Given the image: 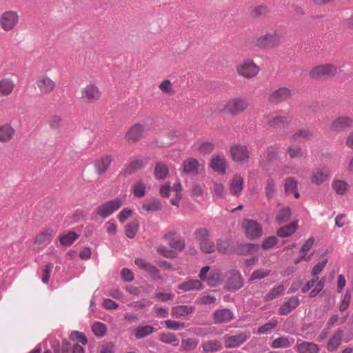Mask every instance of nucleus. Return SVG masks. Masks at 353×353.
Listing matches in <instances>:
<instances>
[{"label": "nucleus", "instance_id": "nucleus-1", "mask_svg": "<svg viewBox=\"0 0 353 353\" xmlns=\"http://www.w3.org/2000/svg\"><path fill=\"white\" fill-rule=\"evenodd\" d=\"M123 205L122 200L120 198H115L112 200L107 201L99 205L92 214L94 216V213L102 219H106L112 215L114 212L117 211ZM92 219H94L92 217Z\"/></svg>", "mask_w": 353, "mask_h": 353}, {"label": "nucleus", "instance_id": "nucleus-2", "mask_svg": "<svg viewBox=\"0 0 353 353\" xmlns=\"http://www.w3.org/2000/svg\"><path fill=\"white\" fill-rule=\"evenodd\" d=\"M281 43V36L274 31L258 37L255 46L261 49H269L279 46Z\"/></svg>", "mask_w": 353, "mask_h": 353}, {"label": "nucleus", "instance_id": "nucleus-3", "mask_svg": "<svg viewBox=\"0 0 353 353\" xmlns=\"http://www.w3.org/2000/svg\"><path fill=\"white\" fill-rule=\"evenodd\" d=\"M243 286V278L237 270H230L225 274L224 288L228 291L236 292Z\"/></svg>", "mask_w": 353, "mask_h": 353}, {"label": "nucleus", "instance_id": "nucleus-4", "mask_svg": "<svg viewBox=\"0 0 353 353\" xmlns=\"http://www.w3.org/2000/svg\"><path fill=\"white\" fill-rule=\"evenodd\" d=\"M337 73V68L332 64L319 65L314 67L310 76L312 79H320L323 77H334Z\"/></svg>", "mask_w": 353, "mask_h": 353}, {"label": "nucleus", "instance_id": "nucleus-5", "mask_svg": "<svg viewBox=\"0 0 353 353\" xmlns=\"http://www.w3.org/2000/svg\"><path fill=\"white\" fill-rule=\"evenodd\" d=\"M236 70L239 75L250 79L257 75L259 69L253 60L246 59L237 66Z\"/></svg>", "mask_w": 353, "mask_h": 353}, {"label": "nucleus", "instance_id": "nucleus-6", "mask_svg": "<svg viewBox=\"0 0 353 353\" xmlns=\"http://www.w3.org/2000/svg\"><path fill=\"white\" fill-rule=\"evenodd\" d=\"M245 236L250 240L260 238L263 234L261 225L252 219H245L243 223Z\"/></svg>", "mask_w": 353, "mask_h": 353}, {"label": "nucleus", "instance_id": "nucleus-7", "mask_svg": "<svg viewBox=\"0 0 353 353\" xmlns=\"http://www.w3.org/2000/svg\"><path fill=\"white\" fill-rule=\"evenodd\" d=\"M19 16L14 11H6L0 17V25L5 31L12 30L18 23Z\"/></svg>", "mask_w": 353, "mask_h": 353}, {"label": "nucleus", "instance_id": "nucleus-8", "mask_svg": "<svg viewBox=\"0 0 353 353\" xmlns=\"http://www.w3.org/2000/svg\"><path fill=\"white\" fill-rule=\"evenodd\" d=\"M248 107V102L246 99L234 98L227 103L225 110L228 113L236 115L243 112Z\"/></svg>", "mask_w": 353, "mask_h": 353}, {"label": "nucleus", "instance_id": "nucleus-9", "mask_svg": "<svg viewBox=\"0 0 353 353\" xmlns=\"http://www.w3.org/2000/svg\"><path fill=\"white\" fill-rule=\"evenodd\" d=\"M134 263L140 269L149 273L153 280L157 281L162 279L159 269L153 264L148 262L145 259L137 258L134 260Z\"/></svg>", "mask_w": 353, "mask_h": 353}, {"label": "nucleus", "instance_id": "nucleus-10", "mask_svg": "<svg viewBox=\"0 0 353 353\" xmlns=\"http://www.w3.org/2000/svg\"><path fill=\"white\" fill-rule=\"evenodd\" d=\"M232 159L237 163H243L248 161L250 152L246 145L236 144L230 148Z\"/></svg>", "mask_w": 353, "mask_h": 353}, {"label": "nucleus", "instance_id": "nucleus-11", "mask_svg": "<svg viewBox=\"0 0 353 353\" xmlns=\"http://www.w3.org/2000/svg\"><path fill=\"white\" fill-rule=\"evenodd\" d=\"M145 126L140 123H135L127 131L125 139L128 142H137L143 137Z\"/></svg>", "mask_w": 353, "mask_h": 353}, {"label": "nucleus", "instance_id": "nucleus-12", "mask_svg": "<svg viewBox=\"0 0 353 353\" xmlns=\"http://www.w3.org/2000/svg\"><path fill=\"white\" fill-rule=\"evenodd\" d=\"M210 168L219 174H224L226 172V159L222 153L214 154L212 157Z\"/></svg>", "mask_w": 353, "mask_h": 353}, {"label": "nucleus", "instance_id": "nucleus-13", "mask_svg": "<svg viewBox=\"0 0 353 353\" xmlns=\"http://www.w3.org/2000/svg\"><path fill=\"white\" fill-rule=\"evenodd\" d=\"M248 339V335L245 332H241L235 335L225 336L224 345L226 348H234L240 346Z\"/></svg>", "mask_w": 353, "mask_h": 353}, {"label": "nucleus", "instance_id": "nucleus-14", "mask_svg": "<svg viewBox=\"0 0 353 353\" xmlns=\"http://www.w3.org/2000/svg\"><path fill=\"white\" fill-rule=\"evenodd\" d=\"M200 164L197 159L194 158H188L183 161L182 163V172L192 175L197 176L199 173Z\"/></svg>", "mask_w": 353, "mask_h": 353}, {"label": "nucleus", "instance_id": "nucleus-15", "mask_svg": "<svg viewBox=\"0 0 353 353\" xmlns=\"http://www.w3.org/2000/svg\"><path fill=\"white\" fill-rule=\"evenodd\" d=\"M291 97V90L285 87L280 88L272 92L269 97V101L273 103H279L286 101Z\"/></svg>", "mask_w": 353, "mask_h": 353}, {"label": "nucleus", "instance_id": "nucleus-16", "mask_svg": "<svg viewBox=\"0 0 353 353\" xmlns=\"http://www.w3.org/2000/svg\"><path fill=\"white\" fill-rule=\"evenodd\" d=\"M353 125V119L349 117H339L331 124L330 129L332 131H341Z\"/></svg>", "mask_w": 353, "mask_h": 353}, {"label": "nucleus", "instance_id": "nucleus-17", "mask_svg": "<svg viewBox=\"0 0 353 353\" xmlns=\"http://www.w3.org/2000/svg\"><path fill=\"white\" fill-rule=\"evenodd\" d=\"M328 179V170L325 168H316L311 173V182L316 185H320Z\"/></svg>", "mask_w": 353, "mask_h": 353}, {"label": "nucleus", "instance_id": "nucleus-18", "mask_svg": "<svg viewBox=\"0 0 353 353\" xmlns=\"http://www.w3.org/2000/svg\"><path fill=\"white\" fill-rule=\"evenodd\" d=\"M299 303V298L296 296H293L280 306L278 312L281 315H287L290 314L292 310L297 307Z\"/></svg>", "mask_w": 353, "mask_h": 353}, {"label": "nucleus", "instance_id": "nucleus-19", "mask_svg": "<svg viewBox=\"0 0 353 353\" xmlns=\"http://www.w3.org/2000/svg\"><path fill=\"white\" fill-rule=\"evenodd\" d=\"M260 245L256 243H242L236 246L235 252L238 255L246 256L257 252Z\"/></svg>", "mask_w": 353, "mask_h": 353}, {"label": "nucleus", "instance_id": "nucleus-20", "mask_svg": "<svg viewBox=\"0 0 353 353\" xmlns=\"http://www.w3.org/2000/svg\"><path fill=\"white\" fill-rule=\"evenodd\" d=\"M100 92L98 88L93 84L87 85L82 90V98L86 99L90 102H93L98 100L100 97Z\"/></svg>", "mask_w": 353, "mask_h": 353}, {"label": "nucleus", "instance_id": "nucleus-21", "mask_svg": "<svg viewBox=\"0 0 353 353\" xmlns=\"http://www.w3.org/2000/svg\"><path fill=\"white\" fill-rule=\"evenodd\" d=\"M112 161L110 155H106L97 159L94 162L96 172L99 175L104 174L110 167Z\"/></svg>", "mask_w": 353, "mask_h": 353}, {"label": "nucleus", "instance_id": "nucleus-22", "mask_svg": "<svg viewBox=\"0 0 353 353\" xmlns=\"http://www.w3.org/2000/svg\"><path fill=\"white\" fill-rule=\"evenodd\" d=\"M234 318L232 312L228 308L217 310L214 313V319L216 323H227Z\"/></svg>", "mask_w": 353, "mask_h": 353}, {"label": "nucleus", "instance_id": "nucleus-23", "mask_svg": "<svg viewBox=\"0 0 353 353\" xmlns=\"http://www.w3.org/2000/svg\"><path fill=\"white\" fill-rule=\"evenodd\" d=\"M37 85L43 94H48L55 88V83L48 77L38 79Z\"/></svg>", "mask_w": 353, "mask_h": 353}, {"label": "nucleus", "instance_id": "nucleus-24", "mask_svg": "<svg viewBox=\"0 0 353 353\" xmlns=\"http://www.w3.org/2000/svg\"><path fill=\"white\" fill-rule=\"evenodd\" d=\"M343 336V331L341 328H339L329 339L327 344V350L330 352L336 350L340 345Z\"/></svg>", "mask_w": 353, "mask_h": 353}, {"label": "nucleus", "instance_id": "nucleus-25", "mask_svg": "<svg viewBox=\"0 0 353 353\" xmlns=\"http://www.w3.org/2000/svg\"><path fill=\"white\" fill-rule=\"evenodd\" d=\"M169 174V169L168 166L163 162L159 161L156 163L154 176L157 180H164Z\"/></svg>", "mask_w": 353, "mask_h": 353}, {"label": "nucleus", "instance_id": "nucleus-26", "mask_svg": "<svg viewBox=\"0 0 353 353\" xmlns=\"http://www.w3.org/2000/svg\"><path fill=\"white\" fill-rule=\"evenodd\" d=\"M297 227V222L292 221L289 224L279 228L276 234L280 237H288L296 232Z\"/></svg>", "mask_w": 353, "mask_h": 353}, {"label": "nucleus", "instance_id": "nucleus-27", "mask_svg": "<svg viewBox=\"0 0 353 353\" xmlns=\"http://www.w3.org/2000/svg\"><path fill=\"white\" fill-rule=\"evenodd\" d=\"M297 352L299 353H318L319 351L316 344L312 342L303 341L296 345Z\"/></svg>", "mask_w": 353, "mask_h": 353}, {"label": "nucleus", "instance_id": "nucleus-28", "mask_svg": "<svg viewBox=\"0 0 353 353\" xmlns=\"http://www.w3.org/2000/svg\"><path fill=\"white\" fill-rule=\"evenodd\" d=\"M178 288L183 292H188L193 290H201L203 288V285L198 279L189 280L180 283Z\"/></svg>", "mask_w": 353, "mask_h": 353}, {"label": "nucleus", "instance_id": "nucleus-29", "mask_svg": "<svg viewBox=\"0 0 353 353\" xmlns=\"http://www.w3.org/2000/svg\"><path fill=\"white\" fill-rule=\"evenodd\" d=\"M194 311L192 306L186 305H180L172 307V316L176 318L187 316L191 314Z\"/></svg>", "mask_w": 353, "mask_h": 353}, {"label": "nucleus", "instance_id": "nucleus-30", "mask_svg": "<svg viewBox=\"0 0 353 353\" xmlns=\"http://www.w3.org/2000/svg\"><path fill=\"white\" fill-rule=\"evenodd\" d=\"M313 137L312 131L308 129H301L297 130L290 137L291 142H299L301 140H308Z\"/></svg>", "mask_w": 353, "mask_h": 353}, {"label": "nucleus", "instance_id": "nucleus-31", "mask_svg": "<svg viewBox=\"0 0 353 353\" xmlns=\"http://www.w3.org/2000/svg\"><path fill=\"white\" fill-rule=\"evenodd\" d=\"M243 179L241 176H234L231 181L230 190L232 194L239 195L243 188Z\"/></svg>", "mask_w": 353, "mask_h": 353}, {"label": "nucleus", "instance_id": "nucleus-32", "mask_svg": "<svg viewBox=\"0 0 353 353\" xmlns=\"http://www.w3.org/2000/svg\"><path fill=\"white\" fill-rule=\"evenodd\" d=\"M289 123L288 117L276 116L270 120L268 123V125L274 129H281L285 128Z\"/></svg>", "mask_w": 353, "mask_h": 353}, {"label": "nucleus", "instance_id": "nucleus-33", "mask_svg": "<svg viewBox=\"0 0 353 353\" xmlns=\"http://www.w3.org/2000/svg\"><path fill=\"white\" fill-rule=\"evenodd\" d=\"M142 208L148 212L160 211L162 210V204L159 199L152 198L143 204Z\"/></svg>", "mask_w": 353, "mask_h": 353}, {"label": "nucleus", "instance_id": "nucleus-34", "mask_svg": "<svg viewBox=\"0 0 353 353\" xmlns=\"http://www.w3.org/2000/svg\"><path fill=\"white\" fill-rule=\"evenodd\" d=\"M143 167V163L142 160L137 159L132 161L126 168L122 171V174L124 176H128L132 174H134L137 170L141 169Z\"/></svg>", "mask_w": 353, "mask_h": 353}, {"label": "nucleus", "instance_id": "nucleus-35", "mask_svg": "<svg viewBox=\"0 0 353 353\" xmlns=\"http://www.w3.org/2000/svg\"><path fill=\"white\" fill-rule=\"evenodd\" d=\"M79 237V235L77 232L70 231L67 234L60 236L59 241L63 246H70Z\"/></svg>", "mask_w": 353, "mask_h": 353}, {"label": "nucleus", "instance_id": "nucleus-36", "mask_svg": "<svg viewBox=\"0 0 353 353\" xmlns=\"http://www.w3.org/2000/svg\"><path fill=\"white\" fill-rule=\"evenodd\" d=\"M270 12V9L268 6L265 5H259L254 7L250 11V16L252 18H259L261 17H266Z\"/></svg>", "mask_w": 353, "mask_h": 353}, {"label": "nucleus", "instance_id": "nucleus-37", "mask_svg": "<svg viewBox=\"0 0 353 353\" xmlns=\"http://www.w3.org/2000/svg\"><path fill=\"white\" fill-rule=\"evenodd\" d=\"M154 331V327L152 325H144L137 327L134 330V336L136 339H143L150 335Z\"/></svg>", "mask_w": 353, "mask_h": 353}, {"label": "nucleus", "instance_id": "nucleus-38", "mask_svg": "<svg viewBox=\"0 0 353 353\" xmlns=\"http://www.w3.org/2000/svg\"><path fill=\"white\" fill-rule=\"evenodd\" d=\"M14 83L9 79H3L0 81V94L8 96L14 89Z\"/></svg>", "mask_w": 353, "mask_h": 353}, {"label": "nucleus", "instance_id": "nucleus-39", "mask_svg": "<svg viewBox=\"0 0 353 353\" xmlns=\"http://www.w3.org/2000/svg\"><path fill=\"white\" fill-rule=\"evenodd\" d=\"M14 133V130L9 125H4L0 127V141L8 142Z\"/></svg>", "mask_w": 353, "mask_h": 353}, {"label": "nucleus", "instance_id": "nucleus-40", "mask_svg": "<svg viewBox=\"0 0 353 353\" xmlns=\"http://www.w3.org/2000/svg\"><path fill=\"white\" fill-rule=\"evenodd\" d=\"M139 224L137 220H134L127 223L125 229V236L130 239H134L139 230Z\"/></svg>", "mask_w": 353, "mask_h": 353}, {"label": "nucleus", "instance_id": "nucleus-41", "mask_svg": "<svg viewBox=\"0 0 353 353\" xmlns=\"http://www.w3.org/2000/svg\"><path fill=\"white\" fill-rule=\"evenodd\" d=\"M203 350L205 353L214 352L221 349V343L217 340H210L202 345Z\"/></svg>", "mask_w": 353, "mask_h": 353}, {"label": "nucleus", "instance_id": "nucleus-42", "mask_svg": "<svg viewBox=\"0 0 353 353\" xmlns=\"http://www.w3.org/2000/svg\"><path fill=\"white\" fill-rule=\"evenodd\" d=\"M199 341L194 338L183 339L181 343V350L190 352L196 349Z\"/></svg>", "mask_w": 353, "mask_h": 353}, {"label": "nucleus", "instance_id": "nucleus-43", "mask_svg": "<svg viewBox=\"0 0 353 353\" xmlns=\"http://www.w3.org/2000/svg\"><path fill=\"white\" fill-rule=\"evenodd\" d=\"M294 341V339H292L290 341L288 337L280 336L273 340L271 347L272 348H285L290 347Z\"/></svg>", "mask_w": 353, "mask_h": 353}, {"label": "nucleus", "instance_id": "nucleus-44", "mask_svg": "<svg viewBox=\"0 0 353 353\" xmlns=\"http://www.w3.org/2000/svg\"><path fill=\"white\" fill-rule=\"evenodd\" d=\"M291 209L289 207H285L279 210L276 215V221L279 224H282L287 222L291 217Z\"/></svg>", "mask_w": 353, "mask_h": 353}, {"label": "nucleus", "instance_id": "nucleus-45", "mask_svg": "<svg viewBox=\"0 0 353 353\" xmlns=\"http://www.w3.org/2000/svg\"><path fill=\"white\" fill-rule=\"evenodd\" d=\"M199 248L205 254L213 253L216 250L214 242L210 238L200 242Z\"/></svg>", "mask_w": 353, "mask_h": 353}, {"label": "nucleus", "instance_id": "nucleus-46", "mask_svg": "<svg viewBox=\"0 0 353 353\" xmlns=\"http://www.w3.org/2000/svg\"><path fill=\"white\" fill-rule=\"evenodd\" d=\"M160 341L166 344H172L174 346L179 345V339L174 333H162L160 335Z\"/></svg>", "mask_w": 353, "mask_h": 353}, {"label": "nucleus", "instance_id": "nucleus-47", "mask_svg": "<svg viewBox=\"0 0 353 353\" xmlns=\"http://www.w3.org/2000/svg\"><path fill=\"white\" fill-rule=\"evenodd\" d=\"M145 185L141 180L137 181L132 188L134 196L137 198H142L145 194Z\"/></svg>", "mask_w": 353, "mask_h": 353}, {"label": "nucleus", "instance_id": "nucleus-48", "mask_svg": "<svg viewBox=\"0 0 353 353\" xmlns=\"http://www.w3.org/2000/svg\"><path fill=\"white\" fill-rule=\"evenodd\" d=\"M284 290L283 285H278L274 286L265 296V301H270L276 299L279 294H281Z\"/></svg>", "mask_w": 353, "mask_h": 353}, {"label": "nucleus", "instance_id": "nucleus-49", "mask_svg": "<svg viewBox=\"0 0 353 353\" xmlns=\"http://www.w3.org/2000/svg\"><path fill=\"white\" fill-rule=\"evenodd\" d=\"M92 330L97 336L102 337L105 334L107 328L103 323L95 322L92 326Z\"/></svg>", "mask_w": 353, "mask_h": 353}, {"label": "nucleus", "instance_id": "nucleus-50", "mask_svg": "<svg viewBox=\"0 0 353 353\" xmlns=\"http://www.w3.org/2000/svg\"><path fill=\"white\" fill-rule=\"evenodd\" d=\"M287 153L291 159L301 158L303 157L304 153L300 146H289L287 149Z\"/></svg>", "mask_w": 353, "mask_h": 353}, {"label": "nucleus", "instance_id": "nucleus-51", "mask_svg": "<svg viewBox=\"0 0 353 353\" xmlns=\"http://www.w3.org/2000/svg\"><path fill=\"white\" fill-rule=\"evenodd\" d=\"M229 241L227 239H219L216 240V247L219 252L222 254H229Z\"/></svg>", "mask_w": 353, "mask_h": 353}, {"label": "nucleus", "instance_id": "nucleus-52", "mask_svg": "<svg viewBox=\"0 0 353 353\" xmlns=\"http://www.w3.org/2000/svg\"><path fill=\"white\" fill-rule=\"evenodd\" d=\"M70 339L72 341H77L83 345L88 343V339L85 334L79 331H72L70 335Z\"/></svg>", "mask_w": 353, "mask_h": 353}, {"label": "nucleus", "instance_id": "nucleus-53", "mask_svg": "<svg viewBox=\"0 0 353 353\" xmlns=\"http://www.w3.org/2000/svg\"><path fill=\"white\" fill-rule=\"evenodd\" d=\"M348 185L343 181L336 180L332 183V188L338 194H343L347 189Z\"/></svg>", "mask_w": 353, "mask_h": 353}, {"label": "nucleus", "instance_id": "nucleus-54", "mask_svg": "<svg viewBox=\"0 0 353 353\" xmlns=\"http://www.w3.org/2000/svg\"><path fill=\"white\" fill-rule=\"evenodd\" d=\"M194 238L197 241L201 242L210 236V233L206 228H201L194 231Z\"/></svg>", "mask_w": 353, "mask_h": 353}, {"label": "nucleus", "instance_id": "nucleus-55", "mask_svg": "<svg viewBox=\"0 0 353 353\" xmlns=\"http://www.w3.org/2000/svg\"><path fill=\"white\" fill-rule=\"evenodd\" d=\"M277 323L278 322L276 320H272L271 321L259 327L257 332L259 334H267L268 332L274 329L276 326Z\"/></svg>", "mask_w": 353, "mask_h": 353}, {"label": "nucleus", "instance_id": "nucleus-56", "mask_svg": "<svg viewBox=\"0 0 353 353\" xmlns=\"http://www.w3.org/2000/svg\"><path fill=\"white\" fill-rule=\"evenodd\" d=\"M275 192V183L274 181L270 178L266 181V186L265 188V193L266 197L270 199L273 197Z\"/></svg>", "mask_w": 353, "mask_h": 353}, {"label": "nucleus", "instance_id": "nucleus-57", "mask_svg": "<svg viewBox=\"0 0 353 353\" xmlns=\"http://www.w3.org/2000/svg\"><path fill=\"white\" fill-rule=\"evenodd\" d=\"M52 233V230H48L45 232H41L36 236L35 243L39 245L43 244L47 241H49Z\"/></svg>", "mask_w": 353, "mask_h": 353}, {"label": "nucleus", "instance_id": "nucleus-58", "mask_svg": "<svg viewBox=\"0 0 353 353\" xmlns=\"http://www.w3.org/2000/svg\"><path fill=\"white\" fill-rule=\"evenodd\" d=\"M269 275H270L269 270H263V269H258V270L253 271V272L252 273V274L249 279V281H254V280H257V279H263Z\"/></svg>", "mask_w": 353, "mask_h": 353}, {"label": "nucleus", "instance_id": "nucleus-59", "mask_svg": "<svg viewBox=\"0 0 353 353\" xmlns=\"http://www.w3.org/2000/svg\"><path fill=\"white\" fill-rule=\"evenodd\" d=\"M169 244L171 248L179 252L183 251L185 246V241L182 239H172L170 241Z\"/></svg>", "mask_w": 353, "mask_h": 353}, {"label": "nucleus", "instance_id": "nucleus-60", "mask_svg": "<svg viewBox=\"0 0 353 353\" xmlns=\"http://www.w3.org/2000/svg\"><path fill=\"white\" fill-rule=\"evenodd\" d=\"M352 299L351 291L347 290H346L343 299L339 305V310L341 312L345 311L350 305V301Z\"/></svg>", "mask_w": 353, "mask_h": 353}, {"label": "nucleus", "instance_id": "nucleus-61", "mask_svg": "<svg viewBox=\"0 0 353 353\" xmlns=\"http://www.w3.org/2000/svg\"><path fill=\"white\" fill-rule=\"evenodd\" d=\"M278 242V239L275 236H270L265 239L261 244L263 250H266L273 248Z\"/></svg>", "mask_w": 353, "mask_h": 353}, {"label": "nucleus", "instance_id": "nucleus-62", "mask_svg": "<svg viewBox=\"0 0 353 353\" xmlns=\"http://www.w3.org/2000/svg\"><path fill=\"white\" fill-rule=\"evenodd\" d=\"M214 149V145L209 141L203 142L202 143L199 148L198 150L200 153L203 154H207L211 153L213 150Z\"/></svg>", "mask_w": 353, "mask_h": 353}, {"label": "nucleus", "instance_id": "nucleus-63", "mask_svg": "<svg viewBox=\"0 0 353 353\" xmlns=\"http://www.w3.org/2000/svg\"><path fill=\"white\" fill-rule=\"evenodd\" d=\"M165 325L167 328L174 330H179L181 329H183L185 327V325L183 322H178L173 320H166L165 321Z\"/></svg>", "mask_w": 353, "mask_h": 353}, {"label": "nucleus", "instance_id": "nucleus-64", "mask_svg": "<svg viewBox=\"0 0 353 353\" xmlns=\"http://www.w3.org/2000/svg\"><path fill=\"white\" fill-rule=\"evenodd\" d=\"M325 277L319 281L315 287L310 291L309 296L310 298L315 297L324 288Z\"/></svg>", "mask_w": 353, "mask_h": 353}]
</instances>
